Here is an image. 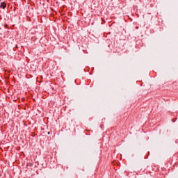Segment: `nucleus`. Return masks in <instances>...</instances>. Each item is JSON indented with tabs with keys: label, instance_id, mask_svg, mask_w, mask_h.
Masks as SVG:
<instances>
[{
	"label": "nucleus",
	"instance_id": "nucleus-1",
	"mask_svg": "<svg viewBox=\"0 0 178 178\" xmlns=\"http://www.w3.org/2000/svg\"><path fill=\"white\" fill-rule=\"evenodd\" d=\"M0 8H1L2 9H5L6 8V3H1Z\"/></svg>",
	"mask_w": 178,
	"mask_h": 178
}]
</instances>
